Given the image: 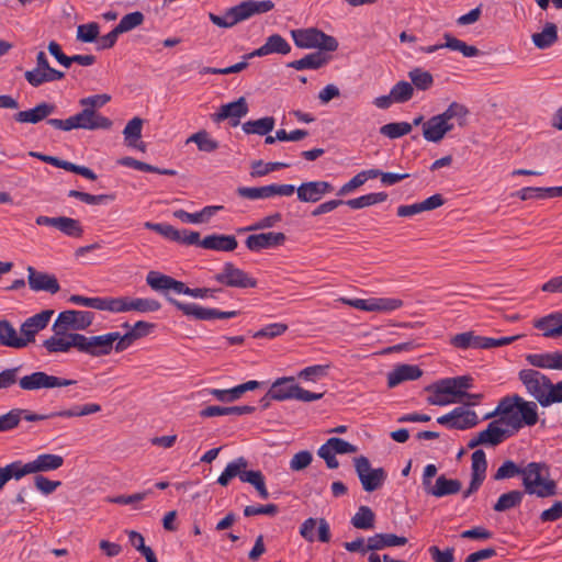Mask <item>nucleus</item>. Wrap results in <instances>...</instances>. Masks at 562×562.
<instances>
[{
	"label": "nucleus",
	"mask_w": 562,
	"mask_h": 562,
	"mask_svg": "<svg viewBox=\"0 0 562 562\" xmlns=\"http://www.w3.org/2000/svg\"><path fill=\"white\" fill-rule=\"evenodd\" d=\"M101 412V405L97 403H87L83 405H74L70 408L53 412V415H58L63 418L83 417Z\"/></svg>",
	"instance_id": "79ce46f5"
},
{
	"label": "nucleus",
	"mask_w": 562,
	"mask_h": 562,
	"mask_svg": "<svg viewBox=\"0 0 562 562\" xmlns=\"http://www.w3.org/2000/svg\"><path fill=\"white\" fill-rule=\"evenodd\" d=\"M22 412L13 408L7 414L0 415V432L16 428L22 419Z\"/></svg>",
	"instance_id": "0e129e2a"
},
{
	"label": "nucleus",
	"mask_w": 562,
	"mask_h": 562,
	"mask_svg": "<svg viewBox=\"0 0 562 562\" xmlns=\"http://www.w3.org/2000/svg\"><path fill=\"white\" fill-rule=\"evenodd\" d=\"M423 375V370L415 364H400L387 373V386L393 389L405 381H414Z\"/></svg>",
	"instance_id": "393cba45"
},
{
	"label": "nucleus",
	"mask_w": 562,
	"mask_h": 562,
	"mask_svg": "<svg viewBox=\"0 0 562 562\" xmlns=\"http://www.w3.org/2000/svg\"><path fill=\"white\" fill-rule=\"evenodd\" d=\"M143 123L144 121L140 117L136 116L128 121V123L123 130V135L127 146L135 147L142 151L145 150V144L137 142L142 137Z\"/></svg>",
	"instance_id": "58836bf2"
},
{
	"label": "nucleus",
	"mask_w": 562,
	"mask_h": 562,
	"mask_svg": "<svg viewBox=\"0 0 562 562\" xmlns=\"http://www.w3.org/2000/svg\"><path fill=\"white\" fill-rule=\"evenodd\" d=\"M214 279L225 285L238 289H252L257 286V280L232 262H225L222 271L214 276Z\"/></svg>",
	"instance_id": "dca6fc26"
},
{
	"label": "nucleus",
	"mask_w": 562,
	"mask_h": 562,
	"mask_svg": "<svg viewBox=\"0 0 562 562\" xmlns=\"http://www.w3.org/2000/svg\"><path fill=\"white\" fill-rule=\"evenodd\" d=\"M237 246L235 236L222 234L207 235L200 243V247L216 251H233Z\"/></svg>",
	"instance_id": "c85d7f7f"
},
{
	"label": "nucleus",
	"mask_w": 562,
	"mask_h": 562,
	"mask_svg": "<svg viewBox=\"0 0 562 562\" xmlns=\"http://www.w3.org/2000/svg\"><path fill=\"white\" fill-rule=\"evenodd\" d=\"M443 380L447 384L445 392L450 393L458 402H461V398L465 395V390L473 386V378L471 375H460Z\"/></svg>",
	"instance_id": "c9c22d12"
},
{
	"label": "nucleus",
	"mask_w": 562,
	"mask_h": 562,
	"mask_svg": "<svg viewBox=\"0 0 562 562\" xmlns=\"http://www.w3.org/2000/svg\"><path fill=\"white\" fill-rule=\"evenodd\" d=\"M122 326L130 329L127 333L133 335L132 338L134 341L148 336L155 329V324L145 321H138L133 326L128 323H124Z\"/></svg>",
	"instance_id": "680f3d73"
},
{
	"label": "nucleus",
	"mask_w": 562,
	"mask_h": 562,
	"mask_svg": "<svg viewBox=\"0 0 562 562\" xmlns=\"http://www.w3.org/2000/svg\"><path fill=\"white\" fill-rule=\"evenodd\" d=\"M468 115L469 110L465 105L452 102L441 114L434 115L423 123V136L428 142L439 143L447 133L453 130L454 125L451 120L456 119L458 125L464 127Z\"/></svg>",
	"instance_id": "7ed1b4c3"
},
{
	"label": "nucleus",
	"mask_w": 562,
	"mask_h": 562,
	"mask_svg": "<svg viewBox=\"0 0 562 562\" xmlns=\"http://www.w3.org/2000/svg\"><path fill=\"white\" fill-rule=\"evenodd\" d=\"M408 78L412 81L411 83L413 85V88H416L417 90L427 91L434 85L432 75L422 68L412 69L408 72Z\"/></svg>",
	"instance_id": "de8ad7c7"
},
{
	"label": "nucleus",
	"mask_w": 562,
	"mask_h": 562,
	"mask_svg": "<svg viewBox=\"0 0 562 562\" xmlns=\"http://www.w3.org/2000/svg\"><path fill=\"white\" fill-rule=\"evenodd\" d=\"M144 20V14L140 11H135L125 14L115 27L123 34L143 24Z\"/></svg>",
	"instance_id": "13d9d810"
},
{
	"label": "nucleus",
	"mask_w": 562,
	"mask_h": 562,
	"mask_svg": "<svg viewBox=\"0 0 562 562\" xmlns=\"http://www.w3.org/2000/svg\"><path fill=\"white\" fill-rule=\"evenodd\" d=\"M333 190L334 187L327 181H310L299 186L296 193L301 202L316 203Z\"/></svg>",
	"instance_id": "4be33fe9"
},
{
	"label": "nucleus",
	"mask_w": 562,
	"mask_h": 562,
	"mask_svg": "<svg viewBox=\"0 0 562 562\" xmlns=\"http://www.w3.org/2000/svg\"><path fill=\"white\" fill-rule=\"evenodd\" d=\"M519 380L528 394L544 407L543 398L548 392L550 379L537 370L524 369L519 372Z\"/></svg>",
	"instance_id": "f3484780"
},
{
	"label": "nucleus",
	"mask_w": 562,
	"mask_h": 562,
	"mask_svg": "<svg viewBox=\"0 0 562 562\" xmlns=\"http://www.w3.org/2000/svg\"><path fill=\"white\" fill-rule=\"evenodd\" d=\"M33 474L59 469L64 464V458L58 454L43 453L30 461Z\"/></svg>",
	"instance_id": "e433bc0d"
},
{
	"label": "nucleus",
	"mask_w": 562,
	"mask_h": 562,
	"mask_svg": "<svg viewBox=\"0 0 562 562\" xmlns=\"http://www.w3.org/2000/svg\"><path fill=\"white\" fill-rule=\"evenodd\" d=\"M133 335L125 333L121 335L119 331H112L104 335H99L98 337H102L101 339H108V345L105 348H102L104 351L102 353H91L92 357H102L111 353L114 348L116 352H122L127 349L133 342Z\"/></svg>",
	"instance_id": "cd10ccee"
},
{
	"label": "nucleus",
	"mask_w": 562,
	"mask_h": 562,
	"mask_svg": "<svg viewBox=\"0 0 562 562\" xmlns=\"http://www.w3.org/2000/svg\"><path fill=\"white\" fill-rule=\"evenodd\" d=\"M286 236L282 232H268L249 235L245 245L250 251H260L262 249L276 248L282 246Z\"/></svg>",
	"instance_id": "412c9836"
},
{
	"label": "nucleus",
	"mask_w": 562,
	"mask_h": 562,
	"mask_svg": "<svg viewBox=\"0 0 562 562\" xmlns=\"http://www.w3.org/2000/svg\"><path fill=\"white\" fill-rule=\"evenodd\" d=\"M128 312L136 311L139 313L157 312L161 308V304L154 299H132L128 296Z\"/></svg>",
	"instance_id": "5fc2aeb1"
},
{
	"label": "nucleus",
	"mask_w": 562,
	"mask_h": 562,
	"mask_svg": "<svg viewBox=\"0 0 562 562\" xmlns=\"http://www.w3.org/2000/svg\"><path fill=\"white\" fill-rule=\"evenodd\" d=\"M407 541L406 537L394 533H375L368 538V549L378 551L387 547L405 546Z\"/></svg>",
	"instance_id": "473e14b6"
},
{
	"label": "nucleus",
	"mask_w": 562,
	"mask_h": 562,
	"mask_svg": "<svg viewBox=\"0 0 562 562\" xmlns=\"http://www.w3.org/2000/svg\"><path fill=\"white\" fill-rule=\"evenodd\" d=\"M102 337L85 336L78 333L55 334L43 341V347L48 353L68 352L71 348H76L79 352L102 353L108 345V339Z\"/></svg>",
	"instance_id": "f03ea898"
},
{
	"label": "nucleus",
	"mask_w": 562,
	"mask_h": 562,
	"mask_svg": "<svg viewBox=\"0 0 562 562\" xmlns=\"http://www.w3.org/2000/svg\"><path fill=\"white\" fill-rule=\"evenodd\" d=\"M533 326L542 331L547 338H557L562 336V312L551 313L544 317L536 319Z\"/></svg>",
	"instance_id": "bb28decb"
},
{
	"label": "nucleus",
	"mask_w": 562,
	"mask_h": 562,
	"mask_svg": "<svg viewBox=\"0 0 562 562\" xmlns=\"http://www.w3.org/2000/svg\"><path fill=\"white\" fill-rule=\"evenodd\" d=\"M521 468H519L514 461H505L495 472L493 479L496 481L510 479L517 475L521 476Z\"/></svg>",
	"instance_id": "774afa93"
},
{
	"label": "nucleus",
	"mask_w": 562,
	"mask_h": 562,
	"mask_svg": "<svg viewBox=\"0 0 562 562\" xmlns=\"http://www.w3.org/2000/svg\"><path fill=\"white\" fill-rule=\"evenodd\" d=\"M471 461L472 477L467 492H476L485 480L487 469L485 452L482 449L475 450L471 456Z\"/></svg>",
	"instance_id": "a878e982"
},
{
	"label": "nucleus",
	"mask_w": 562,
	"mask_h": 562,
	"mask_svg": "<svg viewBox=\"0 0 562 562\" xmlns=\"http://www.w3.org/2000/svg\"><path fill=\"white\" fill-rule=\"evenodd\" d=\"M390 92L395 103H404L413 98L414 88L411 82L402 80L396 82Z\"/></svg>",
	"instance_id": "6e6d98bb"
},
{
	"label": "nucleus",
	"mask_w": 562,
	"mask_h": 562,
	"mask_svg": "<svg viewBox=\"0 0 562 562\" xmlns=\"http://www.w3.org/2000/svg\"><path fill=\"white\" fill-rule=\"evenodd\" d=\"M166 299L184 315L199 321H211L215 318L226 319L235 317L238 314L236 311L221 312L216 308L203 307L195 303H182L168 294H166Z\"/></svg>",
	"instance_id": "4468645a"
},
{
	"label": "nucleus",
	"mask_w": 562,
	"mask_h": 562,
	"mask_svg": "<svg viewBox=\"0 0 562 562\" xmlns=\"http://www.w3.org/2000/svg\"><path fill=\"white\" fill-rule=\"evenodd\" d=\"M0 346L14 349H22L25 347L23 336L19 337L13 325L5 319L0 321Z\"/></svg>",
	"instance_id": "f704fd0d"
},
{
	"label": "nucleus",
	"mask_w": 562,
	"mask_h": 562,
	"mask_svg": "<svg viewBox=\"0 0 562 562\" xmlns=\"http://www.w3.org/2000/svg\"><path fill=\"white\" fill-rule=\"evenodd\" d=\"M56 228L68 237L79 238L83 235L80 222L72 217L58 216Z\"/></svg>",
	"instance_id": "49530a36"
},
{
	"label": "nucleus",
	"mask_w": 562,
	"mask_h": 562,
	"mask_svg": "<svg viewBox=\"0 0 562 562\" xmlns=\"http://www.w3.org/2000/svg\"><path fill=\"white\" fill-rule=\"evenodd\" d=\"M327 63L328 57H326L322 52H315L304 56L301 59L289 63L288 67L294 68L296 70L319 69Z\"/></svg>",
	"instance_id": "ea45409f"
},
{
	"label": "nucleus",
	"mask_w": 562,
	"mask_h": 562,
	"mask_svg": "<svg viewBox=\"0 0 562 562\" xmlns=\"http://www.w3.org/2000/svg\"><path fill=\"white\" fill-rule=\"evenodd\" d=\"M255 406L250 405H241V406H229L222 407L217 405L206 406L202 411H200V416L202 418H210L215 416H225V415H246L255 412Z\"/></svg>",
	"instance_id": "72a5a7b5"
},
{
	"label": "nucleus",
	"mask_w": 562,
	"mask_h": 562,
	"mask_svg": "<svg viewBox=\"0 0 562 562\" xmlns=\"http://www.w3.org/2000/svg\"><path fill=\"white\" fill-rule=\"evenodd\" d=\"M248 460L244 457L229 462L217 479L222 487H227L229 482L238 477L243 483L250 484L256 492H267L266 480L261 471L248 470Z\"/></svg>",
	"instance_id": "39448f33"
},
{
	"label": "nucleus",
	"mask_w": 562,
	"mask_h": 562,
	"mask_svg": "<svg viewBox=\"0 0 562 562\" xmlns=\"http://www.w3.org/2000/svg\"><path fill=\"white\" fill-rule=\"evenodd\" d=\"M412 132V124L407 122H393L387 123L380 127V134L390 138L396 139Z\"/></svg>",
	"instance_id": "09e8293b"
},
{
	"label": "nucleus",
	"mask_w": 562,
	"mask_h": 562,
	"mask_svg": "<svg viewBox=\"0 0 562 562\" xmlns=\"http://www.w3.org/2000/svg\"><path fill=\"white\" fill-rule=\"evenodd\" d=\"M481 436V440L484 445L488 446H497L502 443L505 439L512 437L508 430L502 427V424L494 419L491 422L487 427L479 432Z\"/></svg>",
	"instance_id": "7c9ffc66"
},
{
	"label": "nucleus",
	"mask_w": 562,
	"mask_h": 562,
	"mask_svg": "<svg viewBox=\"0 0 562 562\" xmlns=\"http://www.w3.org/2000/svg\"><path fill=\"white\" fill-rule=\"evenodd\" d=\"M56 110V105L48 102H41L30 110L20 111L14 114L13 119L18 123L37 124L47 119Z\"/></svg>",
	"instance_id": "b1692460"
},
{
	"label": "nucleus",
	"mask_w": 562,
	"mask_h": 562,
	"mask_svg": "<svg viewBox=\"0 0 562 562\" xmlns=\"http://www.w3.org/2000/svg\"><path fill=\"white\" fill-rule=\"evenodd\" d=\"M324 445L327 446V448L330 449L335 454L357 452L356 446L338 437L329 438Z\"/></svg>",
	"instance_id": "338daca9"
},
{
	"label": "nucleus",
	"mask_w": 562,
	"mask_h": 562,
	"mask_svg": "<svg viewBox=\"0 0 562 562\" xmlns=\"http://www.w3.org/2000/svg\"><path fill=\"white\" fill-rule=\"evenodd\" d=\"M53 310H44L29 318H26L21 327L20 331L25 340V347L35 341V336L38 331L43 330L49 323L50 317L53 316Z\"/></svg>",
	"instance_id": "aec40b11"
},
{
	"label": "nucleus",
	"mask_w": 562,
	"mask_h": 562,
	"mask_svg": "<svg viewBox=\"0 0 562 562\" xmlns=\"http://www.w3.org/2000/svg\"><path fill=\"white\" fill-rule=\"evenodd\" d=\"M446 40V47L452 50L460 52L464 57H474L480 55V50L472 45H468L465 42L456 38L449 33L443 35Z\"/></svg>",
	"instance_id": "8fccbe9b"
},
{
	"label": "nucleus",
	"mask_w": 562,
	"mask_h": 562,
	"mask_svg": "<svg viewBox=\"0 0 562 562\" xmlns=\"http://www.w3.org/2000/svg\"><path fill=\"white\" fill-rule=\"evenodd\" d=\"M353 463L361 486L366 492H373L382 488L387 477L383 468L373 469L369 459L364 456L355 458Z\"/></svg>",
	"instance_id": "9d476101"
},
{
	"label": "nucleus",
	"mask_w": 562,
	"mask_h": 562,
	"mask_svg": "<svg viewBox=\"0 0 562 562\" xmlns=\"http://www.w3.org/2000/svg\"><path fill=\"white\" fill-rule=\"evenodd\" d=\"M24 77L32 87L37 88L46 82L64 79L65 72L50 67L46 54L41 50L36 56V67L25 71Z\"/></svg>",
	"instance_id": "f8f14e48"
},
{
	"label": "nucleus",
	"mask_w": 562,
	"mask_h": 562,
	"mask_svg": "<svg viewBox=\"0 0 562 562\" xmlns=\"http://www.w3.org/2000/svg\"><path fill=\"white\" fill-rule=\"evenodd\" d=\"M27 283L31 290L35 292L46 291L50 294H55L60 290L58 280L55 276L46 272L37 271L35 268L27 267Z\"/></svg>",
	"instance_id": "5701e85b"
},
{
	"label": "nucleus",
	"mask_w": 562,
	"mask_h": 562,
	"mask_svg": "<svg viewBox=\"0 0 562 562\" xmlns=\"http://www.w3.org/2000/svg\"><path fill=\"white\" fill-rule=\"evenodd\" d=\"M447 386L443 379L437 381L434 384H430L425 387V391L430 392L431 394L427 397V402L430 405L437 406H446L452 403H458L450 393L445 392V387Z\"/></svg>",
	"instance_id": "2f4dec72"
},
{
	"label": "nucleus",
	"mask_w": 562,
	"mask_h": 562,
	"mask_svg": "<svg viewBox=\"0 0 562 562\" xmlns=\"http://www.w3.org/2000/svg\"><path fill=\"white\" fill-rule=\"evenodd\" d=\"M498 417V422L512 436L517 434L525 426L537 424L539 416L537 404L524 400L518 394L507 395L499 400L496 408L486 414L484 419Z\"/></svg>",
	"instance_id": "f257e3e1"
},
{
	"label": "nucleus",
	"mask_w": 562,
	"mask_h": 562,
	"mask_svg": "<svg viewBox=\"0 0 562 562\" xmlns=\"http://www.w3.org/2000/svg\"><path fill=\"white\" fill-rule=\"evenodd\" d=\"M329 366H311L301 370L297 376L305 381L316 382L317 380L324 378L328 373Z\"/></svg>",
	"instance_id": "69168bd1"
},
{
	"label": "nucleus",
	"mask_w": 562,
	"mask_h": 562,
	"mask_svg": "<svg viewBox=\"0 0 562 562\" xmlns=\"http://www.w3.org/2000/svg\"><path fill=\"white\" fill-rule=\"evenodd\" d=\"M47 124L53 126L56 130L69 132L75 128H82V130H109L112 127V121L102 114H100L98 111H91L86 108H82V110L66 119H48Z\"/></svg>",
	"instance_id": "423d86ee"
},
{
	"label": "nucleus",
	"mask_w": 562,
	"mask_h": 562,
	"mask_svg": "<svg viewBox=\"0 0 562 562\" xmlns=\"http://www.w3.org/2000/svg\"><path fill=\"white\" fill-rule=\"evenodd\" d=\"M289 166L290 165L286 162L276 161L263 164L261 160H257L251 164L252 171L250 175L252 177H262L274 170L288 168Z\"/></svg>",
	"instance_id": "e2e57ef3"
},
{
	"label": "nucleus",
	"mask_w": 562,
	"mask_h": 562,
	"mask_svg": "<svg viewBox=\"0 0 562 562\" xmlns=\"http://www.w3.org/2000/svg\"><path fill=\"white\" fill-rule=\"evenodd\" d=\"M477 424L479 417L474 411L465 409L462 406L454 408L452 429L465 430L475 427Z\"/></svg>",
	"instance_id": "a19ab883"
},
{
	"label": "nucleus",
	"mask_w": 562,
	"mask_h": 562,
	"mask_svg": "<svg viewBox=\"0 0 562 562\" xmlns=\"http://www.w3.org/2000/svg\"><path fill=\"white\" fill-rule=\"evenodd\" d=\"M144 226L147 229H150V231H154V232L160 234L161 236H164L165 238H167L169 240L177 243V240L181 239L180 231L175 228L170 224L146 222L144 224Z\"/></svg>",
	"instance_id": "4d7b16f0"
},
{
	"label": "nucleus",
	"mask_w": 562,
	"mask_h": 562,
	"mask_svg": "<svg viewBox=\"0 0 562 562\" xmlns=\"http://www.w3.org/2000/svg\"><path fill=\"white\" fill-rule=\"evenodd\" d=\"M188 143H194L199 150L204 153H213L220 147L218 142L211 138L209 132L205 130L192 134L187 139V144Z\"/></svg>",
	"instance_id": "a18cd8bd"
},
{
	"label": "nucleus",
	"mask_w": 562,
	"mask_h": 562,
	"mask_svg": "<svg viewBox=\"0 0 562 562\" xmlns=\"http://www.w3.org/2000/svg\"><path fill=\"white\" fill-rule=\"evenodd\" d=\"M533 45L539 49H547L559 40L558 27L554 23L548 22L542 31L531 35Z\"/></svg>",
	"instance_id": "4c0bfd02"
},
{
	"label": "nucleus",
	"mask_w": 562,
	"mask_h": 562,
	"mask_svg": "<svg viewBox=\"0 0 562 562\" xmlns=\"http://www.w3.org/2000/svg\"><path fill=\"white\" fill-rule=\"evenodd\" d=\"M273 8L274 3L271 0H247L226 9L223 15H217L213 12H210L207 16L210 21L217 27L231 29L256 14L269 12Z\"/></svg>",
	"instance_id": "20e7f679"
},
{
	"label": "nucleus",
	"mask_w": 562,
	"mask_h": 562,
	"mask_svg": "<svg viewBox=\"0 0 562 562\" xmlns=\"http://www.w3.org/2000/svg\"><path fill=\"white\" fill-rule=\"evenodd\" d=\"M172 278L157 271H149L146 277L147 284L155 291L170 290Z\"/></svg>",
	"instance_id": "bf43d9fd"
},
{
	"label": "nucleus",
	"mask_w": 562,
	"mask_h": 562,
	"mask_svg": "<svg viewBox=\"0 0 562 562\" xmlns=\"http://www.w3.org/2000/svg\"><path fill=\"white\" fill-rule=\"evenodd\" d=\"M128 296L100 297L99 311L112 313L128 312Z\"/></svg>",
	"instance_id": "864d4df0"
},
{
	"label": "nucleus",
	"mask_w": 562,
	"mask_h": 562,
	"mask_svg": "<svg viewBox=\"0 0 562 562\" xmlns=\"http://www.w3.org/2000/svg\"><path fill=\"white\" fill-rule=\"evenodd\" d=\"M119 164L125 167H131L136 170H140L144 172H154L166 176H176L177 171L173 169H160L147 162L139 161L133 157H123L119 160Z\"/></svg>",
	"instance_id": "c03bdc74"
},
{
	"label": "nucleus",
	"mask_w": 562,
	"mask_h": 562,
	"mask_svg": "<svg viewBox=\"0 0 562 562\" xmlns=\"http://www.w3.org/2000/svg\"><path fill=\"white\" fill-rule=\"evenodd\" d=\"M300 535L307 542L318 540L326 543L331 539L329 524L324 518L310 517L304 520L300 527Z\"/></svg>",
	"instance_id": "a211bd4d"
},
{
	"label": "nucleus",
	"mask_w": 562,
	"mask_h": 562,
	"mask_svg": "<svg viewBox=\"0 0 562 562\" xmlns=\"http://www.w3.org/2000/svg\"><path fill=\"white\" fill-rule=\"evenodd\" d=\"M270 396L276 401L297 400L301 402H314L321 400L324 393H314L304 390L299 384L294 383L293 376H284L272 383Z\"/></svg>",
	"instance_id": "6e6552de"
},
{
	"label": "nucleus",
	"mask_w": 562,
	"mask_h": 562,
	"mask_svg": "<svg viewBox=\"0 0 562 562\" xmlns=\"http://www.w3.org/2000/svg\"><path fill=\"white\" fill-rule=\"evenodd\" d=\"M75 380H68L55 375H49L43 371H36L24 375L19 380V385L24 391H37L42 389H54L74 385Z\"/></svg>",
	"instance_id": "2eb2a0df"
},
{
	"label": "nucleus",
	"mask_w": 562,
	"mask_h": 562,
	"mask_svg": "<svg viewBox=\"0 0 562 562\" xmlns=\"http://www.w3.org/2000/svg\"><path fill=\"white\" fill-rule=\"evenodd\" d=\"M291 35L300 48H318L325 52H335L338 48V42L334 36L316 27L293 30Z\"/></svg>",
	"instance_id": "1a4fd4ad"
},
{
	"label": "nucleus",
	"mask_w": 562,
	"mask_h": 562,
	"mask_svg": "<svg viewBox=\"0 0 562 562\" xmlns=\"http://www.w3.org/2000/svg\"><path fill=\"white\" fill-rule=\"evenodd\" d=\"M521 479L526 492H554L557 488V483L550 477V469L546 463H528L521 470Z\"/></svg>",
	"instance_id": "0eeeda50"
},
{
	"label": "nucleus",
	"mask_w": 562,
	"mask_h": 562,
	"mask_svg": "<svg viewBox=\"0 0 562 562\" xmlns=\"http://www.w3.org/2000/svg\"><path fill=\"white\" fill-rule=\"evenodd\" d=\"M374 513L368 506H360L351 518V524L358 529H371L374 526Z\"/></svg>",
	"instance_id": "603ef678"
},
{
	"label": "nucleus",
	"mask_w": 562,
	"mask_h": 562,
	"mask_svg": "<svg viewBox=\"0 0 562 562\" xmlns=\"http://www.w3.org/2000/svg\"><path fill=\"white\" fill-rule=\"evenodd\" d=\"M481 336L474 334V331H464L454 335L450 339V344L458 349L476 348L480 349Z\"/></svg>",
	"instance_id": "3c124183"
},
{
	"label": "nucleus",
	"mask_w": 562,
	"mask_h": 562,
	"mask_svg": "<svg viewBox=\"0 0 562 562\" xmlns=\"http://www.w3.org/2000/svg\"><path fill=\"white\" fill-rule=\"evenodd\" d=\"M249 111L248 103L244 97H240L234 102L223 104L218 112L211 115L214 123H221L224 120H229V125L236 127L239 120L247 115Z\"/></svg>",
	"instance_id": "6ab92c4d"
},
{
	"label": "nucleus",
	"mask_w": 562,
	"mask_h": 562,
	"mask_svg": "<svg viewBox=\"0 0 562 562\" xmlns=\"http://www.w3.org/2000/svg\"><path fill=\"white\" fill-rule=\"evenodd\" d=\"M100 26L97 22L81 24L77 27V40L83 43H92L99 38Z\"/></svg>",
	"instance_id": "052dcab7"
},
{
	"label": "nucleus",
	"mask_w": 562,
	"mask_h": 562,
	"mask_svg": "<svg viewBox=\"0 0 562 562\" xmlns=\"http://www.w3.org/2000/svg\"><path fill=\"white\" fill-rule=\"evenodd\" d=\"M93 319V313L88 311H64L58 314L53 325V331L55 334H65L68 330H83L92 324Z\"/></svg>",
	"instance_id": "9b49d317"
},
{
	"label": "nucleus",
	"mask_w": 562,
	"mask_h": 562,
	"mask_svg": "<svg viewBox=\"0 0 562 562\" xmlns=\"http://www.w3.org/2000/svg\"><path fill=\"white\" fill-rule=\"evenodd\" d=\"M276 120L272 116H265L255 121H247L241 125L246 134L267 135L274 127Z\"/></svg>",
	"instance_id": "37998d69"
},
{
	"label": "nucleus",
	"mask_w": 562,
	"mask_h": 562,
	"mask_svg": "<svg viewBox=\"0 0 562 562\" xmlns=\"http://www.w3.org/2000/svg\"><path fill=\"white\" fill-rule=\"evenodd\" d=\"M339 302L364 312L389 313L401 308L404 302L396 297L347 299L339 297Z\"/></svg>",
	"instance_id": "ddd939ff"
},
{
	"label": "nucleus",
	"mask_w": 562,
	"mask_h": 562,
	"mask_svg": "<svg viewBox=\"0 0 562 562\" xmlns=\"http://www.w3.org/2000/svg\"><path fill=\"white\" fill-rule=\"evenodd\" d=\"M290 52H291L290 44L281 35L272 34L267 38L266 43L262 46H260L259 48H257L256 50L250 53L248 56L249 57H255V56L261 57V56H266L269 54L285 55V54H289Z\"/></svg>",
	"instance_id": "c756f323"
}]
</instances>
